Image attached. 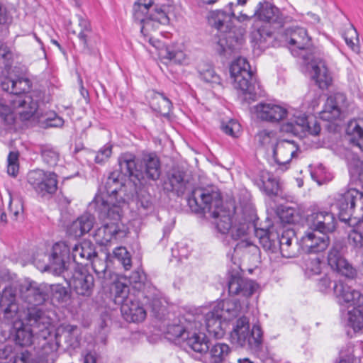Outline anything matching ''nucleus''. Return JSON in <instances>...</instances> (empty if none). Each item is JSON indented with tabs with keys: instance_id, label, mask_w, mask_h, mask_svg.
Returning <instances> with one entry per match:
<instances>
[{
	"instance_id": "obj_18",
	"label": "nucleus",
	"mask_w": 363,
	"mask_h": 363,
	"mask_svg": "<svg viewBox=\"0 0 363 363\" xmlns=\"http://www.w3.org/2000/svg\"><path fill=\"white\" fill-rule=\"evenodd\" d=\"M308 225L313 230L326 235L336 228L337 221L334 215L327 211H314L307 216Z\"/></svg>"
},
{
	"instance_id": "obj_34",
	"label": "nucleus",
	"mask_w": 363,
	"mask_h": 363,
	"mask_svg": "<svg viewBox=\"0 0 363 363\" xmlns=\"http://www.w3.org/2000/svg\"><path fill=\"white\" fill-rule=\"evenodd\" d=\"M311 38L307 31L303 28H296L291 29L289 35V44L291 53L297 56L298 50H304L310 45Z\"/></svg>"
},
{
	"instance_id": "obj_21",
	"label": "nucleus",
	"mask_w": 363,
	"mask_h": 363,
	"mask_svg": "<svg viewBox=\"0 0 363 363\" xmlns=\"http://www.w3.org/2000/svg\"><path fill=\"white\" fill-rule=\"evenodd\" d=\"M69 286L78 295L89 296L94 287V278L85 269H76L69 281Z\"/></svg>"
},
{
	"instance_id": "obj_32",
	"label": "nucleus",
	"mask_w": 363,
	"mask_h": 363,
	"mask_svg": "<svg viewBox=\"0 0 363 363\" xmlns=\"http://www.w3.org/2000/svg\"><path fill=\"white\" fill-rule=\"evenodd\" d=\"M99 217L101 220L109 219L111 222L106 223L98 228L95 230L93 237L99 245H106L119 231L118 221L120 220H114L111 218H101L99 216Z\"/></svg>"
},
{
	"instance_id": "obj_6",
	"label": "nucleus",
	"mask_w": 363,
	"mask_h": 363,
	"mask_svg": "<svg viewBox=\"0 0 363 363\" xmlns=\"http://www.w3.org/2000/svg\"><path fill=\"white\" fill-rule=\"evenodd\" d=\"M233 86L243 94H249L254 99L259 94V86L256 84L250 66L245 58L238 57L233 61L230 67Z\"/></svg>"
},
{
	"instance_id": "obj_11",
	"label": "nucleus",
	"mask_w": 363,
	"mask_h": 363,
	"mask_svg": "<svg viewBox=\"0 0 363 363\" xmlns=\"http://www.w3.org/2000/svg\"><path fill=\"white\" fill-rule=\"evenodd\" d=\"M200 327V323L196 321L193 316L182 318L178 323L167 325V337L171 340L183 341L189 347V340L194 335H201V333H197Z\"/></svg>"
},
{
	"instance_id": "obj_23",
	"label": "nucleus",
	"mask_w": 363,
	"mask_h": 363,
	"mask_svg": "<svg viewBox=\"0 0 363 363\" xmlns=\"http://www.w3.org/2000/svg\"><path fill=\"white\" fill-rule=\"evenodd\" d=\"M330 243L329 237L318 235L315 231H308L300 239V247L306 253H318L327 249Z\"/></svg>"
},
{
	"instance_id": "obj_1",
	"label": "nucleus",
	"mask_w": 363,
	"mask_h": 363,
	"mask_svg": "<svg viewBox=\"0 0 363 363\" xmlns=\"http://www.w3.org/2000/svg\"><path fill=\"white\" fill-rule=\"evenodd\" d=\"M188 203L196 213H208L215 219L218 230L225 234L232 227L231 212L223 207L220 192L215 188H197L193 190Z\"/></svg>"
},
{
	"instance_id": "obj_48",
	"label": "nucleus",
	"mask_w": 363,
	"mask_h": 363,
	"mask_svg": "<svg viewBox=\"0 0 363 363\" xmlns=\"http://www.w3.org/2000/svg\"><path fill=\"white\" fill-rule=\"evenodd\" d=\"M113 290L115 294L114 301L118 305L124 303L130 296H135L129 293V286L121 281L115 282Z\"/></svg>"
},
{
	"instance_id": "obj_27",
	"label": "nucleus",
	"mask_w": 363,
	"mask_h": 363,
	"mask_svg": "<svg viewBox=\"0 0 363 363\" xmlns=\"http://www.w3.org/2000/svg\"><path fill=\"white\" fill-rule=\"evenodd\" d=\"M253 108L258 118L269 122H278L287 114L286 108L272 103L261 102L255 106Z\"/></svg>"
},
{
	"instance_id": "obj_4",
	"label": "nucleus",
	"mask_w": 363,
	"mask_h": 363,
	"mask_svg": "<svg viewBox=\"0 0 363 363\" xmlns=\"http://www.w3.org/2000/svg\"><path fill=\"white\" fill-rule=\"evenodd\" d=\"M208 22L220 33L215 46L218 54L230 57L240 50L244 39L242 35H236L233 30L230 11L229 13L222 10L211 11Z\"/></svg>"
},
{
	"instance_id": "obj_64",
	"label": "nucleus",
	"mask_w": 363,
	"mask_h": 363,
	"mask_svg": "<svg viewBox=\"0 0 363 363\" xmlns=\"http://www.w3.org/2000/svg\"><path fill=\"white\" fill-rule=\"evenodd\" d=\"M12 53L5 45L0 46V68H5L11 66Z\"/></svg>"
},
{
	"instance_id": "obj_20",
	"label": "nucleus",
	"mask_w": 363,
	"mask_h": 363,
	"mask_svg": "<svg viewBox=\"0 0 363 363\" xmlns=\"http://www.w3.org/2000/svg\"><path fill=\"white\" fill-rule=\"evenodd\" d=\"M347 107L346 96L342 93H336L327 99L324 108L320 113V117L327 121L336 120L345 111Z\"/></svg>"
},
{
	"instance_id": "obj_8",
	"label": "nucleus",
	"mask_w": 363,
	"mask_h": 363,
	"mask_svg": "<svg viewBox=\"0 0 363 363\" xmlns=\"http://www.w3.org/2000/svg\"><path fill=\"white\" fill-rule=\"evenodd\" d=\"M255 235L259 244L267 251L276 252L279 250L281 255L286 258L295 257L298 255L300 243L295 241L293 245H287L286 242L289 240V237L279 238L278 233L264 229H257Z\"/></svg>"
},
{
	"instance_id": "obj_55",
	"label": "nucleus",
	"mask_w": 363,
	"mask_h": 363,
	"mask_svg": "<svg viewBox=\"0 0 363 363\" xmlns=\"http://www.w3.org/2000/svg\"><path fill=\"white\" fill-rule=\"evenodd\" d=\"M137 205L140 211H152L153 205L151 195L145 191L140 190L138 194Z\"/></svg>"
},
{
	"instance_id": "obj_40",
	"label": "nucleus",
	"mask_w": 363,
	"mask_h": 363,
	"mask_svg": "<svg viewBox=\"0 0 363 363\" xmlns=\"http://www.w3.org/2000/svg\"><path fill=\"white\" fill-rule=\"evenodd\" d=\"M349 194H352V189L340 195L336 202L337 208L339 210V217L342 221L350 220V216L354 212V199H347Z\"/></svg>"
},
{
	"instance_id": "obj_60",
	"label": "nucleus",
	"mask_w": 363,
	"mask_h": 363,
	"mask_svg": "<svg viewBox=\"0 0 363 363\" xmlns=\"http://www.w3.org/2000/svg\"><path fill=\"white\" fill-rule=\"evenodd\" d=\"M18 153L17 152H11L7 158L8 167L7 172L9 175L16 177L18 172Z\"/></svg>"
},
{
	"instance_id": "obj_62",
	"label": "nucleus",
	"mask_w": 363,
	"mask_h": 363,
	"mask_svg": "<svg viewBox=\"0 0 363 363\" xmlns=\"http://www.w3.org/2000/svg\"><path fill=\"white\" fill-rule=\"evenodd\" d=\"M252 35L253 40L256 41L259 45H262L267 42L268 38L272 37V33L266 28L262 27L254 31Z\"/></svg>"
},
{
	"instance_id": "obj_12",
	"label": "nucleus",
	"mask_w": 363,
	"mask_h": 363,
	"mask_svg": "<svg viewBox=\"0 0 363 363\" xmlns=\"http://www.w3.org/2000/svg\"><path fill=\"white\" fill-rule=\"evenodd\" d=\"M25 320L28 326L34 330L36 338H41L45 341L51 335V320L39 307L28 308Z\"/></svg>"
},
{
	"instance_id": "obj_13",
	"label": "nucleus",
	"mask_w": 363,
	"mask_h": 363,
	"mask_svg": "<svg viewBox=\"0 0 363 363\" xmlns=\"http://www.w3.org/2000/svg\"><path fill=\"white\" fill-rule=\"evenodd\" d=\"M150 5V0H138L133 5V18L140 23L143 38L156 35L162 25L147 15Z\"/></svg>"
},
{
	"instance_id": "obj_63",
	"label": "nucleus",
	"mask_w": 363,
	"mask_h": 363,
	"mask_svg": "<svg viewBox=\"0 0 363 363\" xmlns=\"http://www.w3.org/2000/svg\"><path fill=\"white\" fill-rule=\"evenodd\" d=\"M111 154L112 146L110 145H106L97 152L95 156V162L97 164H102L108 160Z\"/></svg>"
},
{
	"instance_id": "obj_3",
	"label": "nucleus",
	"mask_w": 363,
	"mask_h": 363,
	"mask_svg": "<svg viewBox=\"0 0 363 363\" xmlns=\"http://www.w3.org/2000/svg\"><path fill=\"white\" fill-rule=\"evenodd\" d=\"M49 96L43 91H34L25 96H10L0 99V117L6 123L13 122V112L16 111L23 120L30 119L45 102Z\"/></svg>"
},
{
	"instance_id": "obj_39",
	"label": "nucleus",
	"mask_w": 363,
	"mask_h": 363,
	"mask_svg": "<svg viewBox=\"0 0 363 363\" xmlns=\"http://www.w3.org/2000/svg\"><path fill=\"white\" fill-rule=\"evenodd\" d=\"M184 173L179 170H172L168 174L164 182V189L168 191H175L178 195L184 194L186 189Z\"/></svg>"
},
{
	"instance_id": "obj_47",
	"label": "nucleus",
	"mask_w": 363,
	"mask_h": 363,
	"mask_svg": "<svg viewBox=\"0 0 363 363\" xmlns=\"http://www.w3.org/2000/svg\"><path fill=\"white\" fill-rule=\"evenodd\" d=\"M35 337L36 334L34 330L28 326H22L16 330L15 340L16 344L26 347L32 345Z\"/></svg>"
},
{
	"instance_id": "obj_17",
	"label": "nucleus",
	"mask_w": 363,
	"mask_h": 363,
	"mask_svg": "<svg viewBox=\"0 0 363 363\" xmlns=\"http://www.w3.org/2000/svg\"><path fill=\"white\" fill-rule=\"evenodd\" d=\"M20 290L22 298L35 306L43 303L49 298V285L46 284L26 280Z\"/></svg>"
},
{
	"instance_id": "obj_33",
	"label": "nucleus",
	"mask_w": 363,
	"mask_h": 363,
	"mask_svg": "<svg viewBox=\"0 0 363 363\" xmlns=\"http://www.w3.org/2000/svg\"><path fill=\"white\" fill-rule=\"evenodd\" d=\"M148 16L162 25L170 23L171 16L174 15V6L169 4H155L150 0V5L147 6Z\"/></svg>"
},
{
	"instance_id": "obj_24",
	"label": "nucleus",
	"mask_w": 363,
	"mask_h": 363,
	"mask_svg": "<svg viewBox=\"0 0 363 363\" xmlns=\"http://www.w3.org/2000/svg\"><path fill=\"white\" fill-rule=\"evenodd\" d=\"M0 311L9 323L20 318L17 298L11 289H6L0 294Z\"/></svg>"
},
{
	"instance_id": "obj_41",
	"label": "nucleus",
	"mask_w": 363,
	"mask_h": 363,
	"mask_svg": "<svg viewBox=\"0 0 363 363\" xmlns=\"http://www.w3.org/2000/svg\"><path fill=\"white\" fill-rule=\"evenodd\" d=\"M258 187L269 196L277 195L279 191L278 181L269 172L262 171L256 180Z\"/></svg>"
},
{
	"instance_id": "obj_56",
	"label": "nucleus",
	"mask_w": 363,
	"mask_h": 363,
	"mask_svg": "<svg viewBox=\"0 0 363 363\" xmlns=\"http://www.w3.org/2000/svg\"><path fill=\"white\" fill-rule=\"evenodd\" d=\"M41 156L44 162L50 167L56 166L59 161V153L49 147H44L41 149Z\"/></svg>"
},
{
	"instance_id": "obj_52",
	"label": "nucleus",
	"mask_w": 363,
	"mask_h": 363,
	"mask_svg": "<svg viewBox=\"0 0 363 363\" xmlns=\"http://www.w3.org/2000/svg\"><path fill=\"white\" fill-rule=\"evenodd\" d=\"M359 308H354L348 312V324L354 331L363 328V312Z\"/></svg>"
},
{
	"instance_id": "obj_45",
	"label": "nucleus",
	"mask_w": 363,
	"mask_h": 363,
	"mask_svg": "<svg viewBox=\"0 0 363 363\" xmlns=\"http://www.w3.org/2000/svg\"><path fill=\"white\" fill-rule=\"evenodd\" d=\"M350 135L352 143L357 146L363 152V127L357 121H350L347 129Z\"/></svg>"
},
{
	"instance_id": "obj_19",
	"label": "nucleus",
	"mask_w": 363,
	"mask_h": 363,
	"mask_svg": "<svg viewBox=\"0 0 363 363\" xmlns=\"http://www.w3.org/2000/svg\"><path fill=\"white\" fill-rule=\"evenodd\" d=\"M333 292L340 305L354 308L363 305V295L360 291L342 281L333 283Z\"/></svg>"
},
{
	"instance_id": "obj_28",
	"label": "nucleus",
	"mask_w": 363,
	"mask_h": 363,
	"mask_svg": "<svg viewBox=\"0 0 363 363\" xmlns=\"http://www.w3.org/2000/svg\"><path fill=\"white\" fill-rule=\"evenodd\" d=\"M123 318L129 322H142L146 318V311L135 296H130L121 305Z\"/></svg>"
},
{
	"instance_id": "obj_37",
	"label": "nucleus",
	"mask_w": 363,
	"mask_h": 363,
	"mask_svg": "<svg viewBox=\"0 0 363 363\" xmlns=\"http://www.w3.org/2000/svg\"><path fill=\"white\" fill-rule=\"evenodd\" d=\"M74 261L79 264H84V261L91 260L96 257V252L94 245L88 240L76 245L72 252Z\"/></svg>"
},
{
	"instance_id": "obj_5",
	"label": "nucleus",
	"mask_w": 363,
	"mask_h": 363,
	"mask_svg": "<svg viewBox=\"0 0 363 363\" xmlns=\"http://www.w3.org/2000/svg\"><path fill=\"white\" fill-rule=\"evenodd\" d=\"M189 347L201 354L203 363H223L230 352L227 344L218 342L212 345L204 333L194 335L189 340Z\"/></svg>"
},
{
	"instance_id": "obj_16",
	"label": "nucleus",
	"mask_w": 363,
	"mask_h": 363,
	"mask_svg": "<svg viewBox=\"0 0 363 363\" xmlns=\"http://www.w3.org/2000/svg\"><path fill=\"white\" fill-rule=\"evenodd\" d=\"M283 130L291 133L300 136L317 135L320 131V127L315 119L310 120L303 114L294 116V118L290 122H287L282 127Z\"/></svg>"
},
{
	"instance_id": "obj_30",
	"label": "nucleus",
	"mask_w": 363,
	"mask_h": 363,
	"mask_svg": "<svg viewBox=\"0 0 363 363\" xmlns=\"http://www.w3.org/2000/svg\"><path fill=\"white\" fill-rule=\"evenodd\" d=\"M205 323L206 330L210 335L216 339L223 337L226 323L223 321L222 315L217 311L215 307L205 315Z\"/></svg>"
},
{
	"instance_id": "obj_57",
	"label": "nucleus",
	"mask_w": 363,
	"mask_h": 363,
	"mask_svg": "<svg viewBox=\"0 0 363 363\" xmlns=\"http://www.w3.org/2000/svg\"><path fill=\"white\" fill-rule=\"evenodd\" d=\"M113 255L123 266L125 269H129L131 267V257L130 253L125 247H118L113 251Z\"/></svg>"
},
{
	"instance_id": "obj_29",
	"label": "nucleus",
	"mask_w": 363,
	"mask_h": 363,
	"mask_svg": "<svg viewBox=\"0 0 363 363\" xmlns=\"http://www.w3.org/2000/svg\"><path fill=\"white\" fill-rule=\"evenodd\" d=\"M228 291L230 295L250 297L256 289L253 281L243 278L238 274H232L228 280Z\"/></svg>"
},
{
	"instance_id": "obj_51",
	"label": "nucleus",
	"mask_w": 363,
	"mask_h": 363,
	"mask_svg": "<svg viewBox=\"0 0 363 363\" xmlns=\"http://www.w3.org/2000/svg\"><path fill=\"white\" fill-rule=\"evenodd\" d=\"M346 44L355 53L360 52L359 35L357 30L352 26L348 28L344 35Z\"/></svg>"
},
{
	"instance_id": "obj_44",
	"label": "nucleus",
	"mask_w": 363,
	"mask_h": 363,
	"mask_svg": "<svg viewBox=\"0 0 363 363\" xmlns=\"http://www.w3.org/2000/svg\"><path fill=\"white\" fill-rule=\"evenodd\" d=\"M255 140L260 146L266 150L272 149V151L276 144L279 142L277 133L268 130H260L256 135Z\"/></svg>"
},
{
	"instance_id": "obj_49",
	"label": "nucleus",
	"mask_w": 363,
	"mask_h": 363,
	"mask_svg": "<svg viewBox=\"0 0 363 363\" xmlns=\"http://www.w3.org/2000/svg\"><path fill=\"white\" fill-rule=\"evenodd\" d=\"M251 221L252 218L245 216L243 222L232 225V227L229 231L231 234V237L234 240H238L247 235L250 225H252Z\"/></svg>"
},
{
	"instance_id": "obj_14",
	"label": "nucleus",
	"mask_w": 363,
	"mask_h": 363,
	"mask_svg": "<svg viewBox=\"0 0 363 363\" xmlns=\"http://www.w3.org/2000/svg\"><path fill=\"white\" fill-rule=\"evenodd\" d=\"M69 252V248L65 242H56L48 255V261L45 265V271L50 272L55 275L62 274L67 269Z\"/></svg>"
},
{
	"instance_id": "obj_25",
	"label": "nucleus",
	"mask_w": 363,
	"mask_h": 363,
	"mask_svg": "<svg viewBox=\"0 0 363 363\" xmlns=\"http://www.w3.org/2000/svg\"><path fill=\"white\" fill-rule=\"evenodd\" d=\"M254 16L258 20L281 27L284 23V16L274 4L268 2H259L255 11Z\"/></svg>"
},
{
	"instance_id": "obj_38",
	"label": "nucleus",
	"mask_w": 363,
	"mask_h": 363,
	"mask_svg": "<svg viewBox=\"0 0 363 363\" xmlns=\"http://www.w3.org/2000/svg\"><path fill=\"white\" fill-rule=\"evenodd\" d=\"M94 222V216L90 213H84L71 224L69 232L74 237H81L91 230Z\"/></svg>"
},
{
	"instance_id": "obj_9",
	"label": "nucleus",
	"mask_w": 363,
	"mask_h": 363,
	"mask_svg": "<svg viewBox=\"0 0 363 363\" xmlns=\"http://www.w3.org/2000/svg\"><path fill=\"white\" fill-rule=\"evenodd\" d=\"M347 250V247L344 241L334 242L328 254V263L333 270L342 276L353 279L357 272L345 257Z\"/></svg>"
},
{
	"instance_id": "obj_35",
	"label": "nucleus",
	"mask_w": 363,
	"mask_h": 363,
	"mask_svg": "<svg viewBox=\"0 0 363 363\" xmlns=\"http://www.w3.org/2000/svg\"><path fill=\"white\" fill-rule=\"evenodd\" d=\"M217 311L222 315L223 321H230L237 318L241 313V306L235 298L223 300L214 306Z\"/></svg>"
},
{
	"instance_id": "obj_43",
	"label": "nucleus",
	"mask_w": 363,
	"mask_h": 363,
	"mask_svg": "<svg viewBox=\"0 0 363 363\" xmlns=\"http://www.w3.org/2000/svg\"><path fill=\"white\" fill-rule=\"evenodd\" d=\"M78 28L73 30L72 33H77L78 38L83 43L84 46L86 48L89 47V41L93 35L91 24L89 21L82 18L77 16Z\"/></svg>"
},
{
	"instance_id": "obj_50",
	"label": "nucleus",
	"mask_w": 363,
	"mask_h": 363,
	"mask_svg": "<svg viewBox=\"0 0 363 363\" xmlns=\"http://www.w3.org/2000/svg\"><path fill=\"white\" fill-rule=\"evenodd\" d=\"M30 86V82L26 78H18L14 81L11 86V96H25L31 94L34 91H41L40 90H33L30 92L23 94L28 91Z\"/></svg>"
},
{
	"instance_id": "obj_15",
	"label": "nucleus",
	"mask_w": 363,
	"mask_h": 363,
	"mask_svg": "<svg viewBox=\"0 0 363 363\" xmlns=\"http://www.w3.org/2000/svg\"><path fill=\"white\" fill-rule=\"evenodd\" d=\"M155 35L144 38L145 40L158 51L161 59L166 60L174 64H183L186 60V55L179 45L172 44L165 45L162 41L156 38Z\"/></svg>"
},
{
	"instance_id": "obj_46",
	"label": "nucleus",
	"mask_w": 363,
	"mask_h": 363,
	"mask_svg": "<svg viewBox=\"0 0 363 363\" xmlns=\"http://www.w3.org/2000/svg\"><path fill=\"white\" fill-rule=\"evenodd\" d=\"M247 1L248 0H232L228 3V6L229 7V11H230L231 18H235L240 23H244L250 21L252 18L254 17V15L250 16L243 13L240 9V7L244 6Z\"/></svg>"
},
{
	"instance_id": "obj_54",
	"label": "nucleus",
	"mask_w": 363,
	"mask_h": 363,
	"mask_svg": "<svg viewBox=\"0 0 363 363\" xmlns=\"http://www.w3.org/2000/svg\"><path fill=\"white\" fill-rule=\"evenodd\" d=\"M191 249L186 240L178 242L172 249V257L177 259L178 261L186 259L189 255Z\"/></svg>"
},
{
	"instance_id": "obj_61",
	"label": "nucleus",
	"mask_w": 363,
	"mask_h": 363,
	"mask_svg": "<svg viewBox=\"0 0 363 363\" xmlns=\"http://www.w3.org/2000/svg\"><path fill=\"white\" fill-rule=\"evenodd\" d=\"M49 293L51 294L52 298L57 301H63L68 295L67 289L61 284L49 286Z\"/></svg>"
},
{
	"instance_id": "obj_36",
	"label": "nucleus",
	"mask_w": 363,
	"mask_h": 363,
	"mask_svg": "<svg viewBox=\"0 0 363 363\" xmlns=\"http://www.w3.org/2000/svg\"><path fill=\"white\" fill-rule=\"evenodd\" d=\"M311 67L313 72V79L315 83L320 89H327L332 82V77L325 61L320 59L315 60L312 62Z\"/></svg>"
},
{
	"instance_id": "obj_31",
	"label": "nucleus",
	"mask_w": 363,
	"mask_h": 363,
	"mask_svg": "<svg viewBox=\"0 0 363 363\" xmlns=\"http://www.w3.org/2000/svg\"><path fill=\"white\" fill-rule=\"evenodd\" d=\"M121 173L128 177L135 186L140 182V174L137 169L135 157L128 152L123 153L118 157Z\"/></svg>"
},
{
	"instance_id": "obj_58",
	"label": "nucleus",
	"mask_w": 363,
	"mask_h": 363,
	"mask_svg": "<svg viewBox=\"0 0 363 363\" xmlns=\"http://www.w3.org/2000/svg\"><path fill=\"white\" fill-rule=\"evenodd\" d=\"M146 280V276L143 271L140 269H138L133 271L129 276L130 284H133L134 288L140 290Z\"/></svg>"
},
{
	"instance_id": "obj_53",
	"label": "nucleus",
	"mask_w": 363,
	"mask_h": 363,
	"mask_svg": "<svg viewBox=\"0 0 363 363\" xmlns=\"http://www.w3.org/2000/svg\"><path fill=\"white\" fill-rule=\"evenodd\" d=\"M200 77L206 82L213 84H220V77L218 75L214 69L208 65H204L199 69Z\"/></svg>"
},
{
	"instance_id": "obj_10",
	"label": "nucleus",
	"mask_w": 363,
	"mask_h": 363,
	"mask_svg": "<svg viewBox=\"0 0 363 363\" xmlns=\"http://www.w3.org/2000/svg\"><path fill=\"white\" fill-rule=\"evenodd\" d=\"M57 176L52 172L35 169L28 172L27 181L40 196L55 194L57 189Z\"/></svg>"
},
{
	"instance_id": "obj_42",
	"label": "nucleus",
	"mask_w": 363,
	"mask_h": 363,
	"mask_svg": "<svg viewBox=\"0 0 363 363\" xmlns=\"http://www.w3.org/2000/svg\"><path fill=\"white\" fill-rule=\"evenodd\" d=\"M150 104L155 111H157L163 116H167L172 106L169 99L163 94L159 92H152Z\"/></svg>"
},
{
	"instance_id": "obj_2",
	"label": "nucleus",
	"mask_w": 363,
	"mask_h": 363,
	"mask_svg": "<svg viewBox=\"0 0 363 363\" xmlns=\"http://www.w3.org/2000/svg\"><path fill=\"white\" fill-rule=\"evenodd\" d=\"M123 184L120 173L111 172L104 184V191L96 195L93 201L96 211L101 218H111L121 220L123 209L127 205L124 195Z\"/></svg>"
},
{
	"instance_id": "obj_22",
	"label": "nucleus",
	"mask_w": 363,
	"mask_h": 363,
	"mask_svg": "<svg viewBox=\"0 0 363 363\" xmlns=\"http://www.w3.org/2000/svg\"><path fill=\"white\" fill-rule=\"evenodd\" d=\"M140 182L138 185H144L146 180L157 181L161 175V164L158 157L153 153L143 156L140 164Z\"/></svg>"
},
{
	"instance_id": "obj_26",
	"label": "nucleus",
	"mask_w": 363,
	"mask_h": 363,
	"mask_svg": "<svg viewBox=\"0 0 363 363\" xmlns=\"http://www.w3.org/2000/svg\"><path fill=\"white\" fill-rule=\"evenodd\" d=\"M298 150V147L294 141L280 140L274 147L273 157L277 164L286 166L296 156Z\"/></svg>"
},
{
	"instance_id": "obj_59",
	"label": "nucleus",
	"mask_w": 363,
	"mask_h": 363,
	"mask_svg": "<svg viewBox=\"0 0 363 363\" xmlns=\"http://www.w3.org/2000/svg\"><path fill=\"white\" fill-rule=\"evenodd\" d=\"M348 241L354 247L363 249V231L358 228L352 229L348 235Z\"/></svg>"
},
{
	"instance_id": "obj_7",
	"label": "nucleus",
	"mask_w": 363,
	"mask_h": 363,
	"mask_svg": "<svg viewBox=\"0 0 363 363\" xmlns=\"http://www.w3.org/2000/svg\"><path fill=\"white\" fill-rule=\"evenodd\" d=\"M231 338L238 346L246 347L255 354L262 348V331L260 326L254 325L250 330L249 320L245 316L238 320L236 326L231 333Z\"/></svg>"
}]
</instances>
